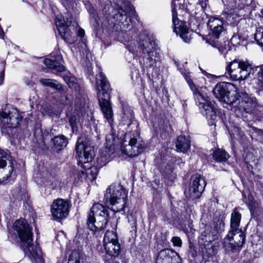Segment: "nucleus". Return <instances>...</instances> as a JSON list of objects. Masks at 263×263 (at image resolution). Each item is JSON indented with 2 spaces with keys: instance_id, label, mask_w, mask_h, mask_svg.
I'll return each mask as SVG.
<instances>
[{
  "instance_id": "obj_5",
  "label": "nucleus",
  "mask_w": 263,
  "mask_h": 263,
  "mask_svg": "<svg viewBox=\"0 0 263 263\" xmlns=\"http://www.w3.org/2000/svg\"><path fill=\"white\" fill-rule=\"evenodd\" d=\"M127 191L122 186L112 184L105 194L106 201L109 202L111 210L115 212L123 210L126 205Z\"/></svg>"
},
{
  "instance_id": "obj_43",
  "label": "nucleus",
  "mask_w": 263,
  "mask_h": 263,
  "mask_svg": "<svg viewBox=\"0 0 263 263\" xmlns=\"http://www.w3.org/2000/svg\"><path fill=\"white\" fill-rule=\"evenodd\" d=\"M207 0H198V4L199 5L201 8L204 10L206 7Z\"/></svg>"
},
{
  "instance_id": "obj_42",
  "label": "nucleus",
  "mask_w": 263,
  "mask_h": 263,
  "mask_svg": "<svg viewBox=\"0 0 263 263\" xmlns=\"http://www.w3.org/2000/svg\"><path fill=\"white\" fill-rule=\"evenodd\" d=\"M60 102L64 104H68L70 103V101L66 96H61Z\"/></svg>"
},
{
  "instance_id": "obj_49",
  "label": "nucleus",
  "mask_w": 263,
  "mask_h": 263,
  "mask_svg": "<svg viewBox=\"0 0 263 263\" xmlns=\"http://www.w3.org/2000/svg\"><path fill=\"white\" fill-rule=\"evenodd\" d=\"M261 13L262 16H263V9L261 10Z\"/></svg>"
},
{
  "instance_id": "obj_34",
  "label": "nucleus",
  "mask_w": 263,
  "mask_h": 263,
  "mask_svg": "<svg viewBox=\"0 0 263 263\" xmlns=\"http://www.w3.org/2000/svg\"><path fill=\"white\" fill-rule=\"evenodd\" d=\"M255 238H256L257 239H258L259 236H254L253 237L252 239V244H253V250L257 253H259L260 252H261L263 251V248L261 249L260 247L263 246L261 244V242L259 243H256V241Z\"/></svg>"
},
{
  "instance_id": "obj_16",
  "label": "nucleus",
  "mask_w": 263,
  "mask_h": 263,
  "mask_svg": "<svg viewBox=\"0 0 263 263\" xmlns=\"http://www.w3.org/2000/svg\"><path fill=\"white\" fill-rule=\"evenodd\" d=\"M51 211L55 219L64 218L69 213V204L63 199H57L51 206Z\"/></svg>"
},
{
  "instance_id": "obj_37",
  "label": "nucleus",
  "mask_w": 263,
  "mask_h": 263,
  "mask_svg": "<svg viewBox=\"0 0 263 263\" xmlns=\"http://www.w3.org/2000/svg\"><path fill=\"white\" fill-rule=\"evenodd\" d=\"M117 11L118 13H115L113 15V17L114 18H116L117 20L119 21V22H120L122 20V18L124 16H125V17H126L125 16V12L121 8L117 10Z\"/></svg>"
},
{
  "instance_id": "obj_51",
  "label": "nucleus",
  "mask_w": 263,
  "mask_h": 263,
  "mask_svg": "<svg viewBox=\"0 0 263 263\" xmlns=\"http://www.w3.org/2000/svg\"><path fill=\"white\" fill-rule=\"evenodd\" d=\"M258 239H259V238ZM255 241L257 240L256 238H255ZM258 241H260V239H258Z\"/></svg>"
},
{
  "instance_id": "obj_36",
  "label": "nucleus",
  "mask_w": 263,
  "mask_h": 263,
  "mask_svg": "<svg viewBox=\"0 0 263 263\" xmlns=\"http://www.w3.org/2000/svg\"><path fill=\"white\" fill-rule=\"evenodd\" d=\"M77 120V117L74 115H71L69 118V122L73 131L77 130V125L79 123Z\"/></svg>"
},
{
  "instance_id": "obj_41",
  "label": "nucleus",
  "mask_w": 263,
  "mask_h": 263,
  "mask_svg": "<svg viewBox=\"0 0 263 263\" xmlns=\"http://www.w3.org/2000/svg\"><path fill=\"white\" fill-rule=\"evenodd\" d=\"M110 9H111L112 10H113L112 8L110 6V5L107 4L105 6V7L103 10V11L106 14H110Z\"/></svg>"
},
{
  "instance_id": "obj_31",
  "label": "nucleus",
  "mask_w": 263,
  "mask_h": 263,
  "mask_svg": "<svg viewBox=\"0 0 263 263\" xmlns=\"http://www.w3.org/2000/svg\"><path fill=\"white\" fill-rule=\"evenodd\" d=\"M12 196L14 198L18 200H24L26 198V194L24 192L19 189H15L12 192Z\"/></svg>"
},
{
  "instance_id": "obj_45",
  "label": "nucleus",
  "mask_w": 263,
  "mask_h": 263,
  "mask_svg": "<svg viewBox=\"0 0 263 263\" xmlns=\"http://www.w3.org/2000/svg\"><path fill=\"white\" fill-rule=\"evenodd\" d=\"M254 130L255 132L258 134V135H260L261 137H262V138H263V132L261 131V130L260 129H257V128H255L254 129Z\"/></svg>"
},
{
  "instance_id": "obj_14",
  "label": "nucleus",
  "mask_w": 263,
  "mask_h": 263,
  "mask_svg": "<svg viewBox=\"0 0 263 263\" xmlns=\"http://www.w3.org/2000/svg\"><path fill=\"white\" fill-rule=\"evenodd\" d=\"M172 12L174 32L177 35H179L185 42L189 43L192 38L191 32L187 28L185 23L179 21L177 18V12L174 8L172 9Z\"/></svg>"
},
{
  "instance_id": "obj_1",
  "label": "nucleus",
  "mask_w": 263,
  "mask_h": 263,
  "mask_svg": "<svg viewBox=\"0 0 263 263\" xmlns=\"http://www.w3.org/2000/svg\"><path fill=\"white\" fill-rule=\"evenodd\" d=\"M14 233L17 235L22 242V247L27 256L32 261L43 263L44 259L40 248L32 243V233L31 229L25 219H18L13 224Z\"/></svg>"
},
{
  "instance_id": "obj_50",
  "label": "nucleus",
  "mask_w": 263,
  "mask_h": 263,
  "mask_svg": "<svg viewBox=\"0 0 263 263\" xmlns=\"http://www.w3.org/2000/svg\"><path fill=\"white\" fill-rule=\"evenodd\" d=\"M62 2H66L67 1V0H61Z\"/></svg>"
},
{
  "instance_id": "obj_2",
  "label": "nucleus",
  "mask_w": 263,
  "mask_h": 263,
  "mask_svg": "<svg viewBox=\"0 0 263 263\" xmlns=\"http://www.w3.org/2000/svg\"><path fill=\"white\" fill-rule=\"evenodd\" d=\"M96 85L99 103L105 118L110 123L112 121V110L109 101V84L104 74L100 72L96 76Z\"/></svg>"
},
{
  "instance_id": "obj_44",
  "label": "nucleus",
  "mask_w": 263,
  "mask_h": 263,
  "mask_svg": "<svg viewBox=\"0 0 263 263\" xmlns=\"http://www.w3.org/2000/svg\"><path fill=\"white\" fill-rule=\"evenodd\" d=\"M78 34L79 36L82 37L85 34V31L82 29H80L78 32Z\"/></svg>"
},
{
  "instance_id": "obj_4",
  "label": "nucleus",
  "mask_w": 263,
  "mask_h": 263,
  "mask_svg": "<svg viewBox=\"0 0 263 263\" xmlns=\"http://www.w3.org/2000/svg\"><path fill=\"white\" fill-rule=\"evenodd\" d=\"M108 216L106 208L100 203L95 204L88 214L87 225L93 232L102 230L106 227Z\"/></svg>"
},
{
  "instance_id": "obj_26",
  "label": "nucleus",
  "mask_w": 263,
  "mask_h": 263,
  "mask_svg": "<svg viewBox=\"0 0 263 263\" xmlns=\"http://www.w3.org/2000/svg\"><path fill=\"white\" fill-rule=\"evenodd\" d=\"M52 141L54 146L57 151L61 150L68 143L66 138L63 135L56 136L52 139Z\"/></svg>"
},
{
  "instance_id": "obj_22",
  "label": "nucleus",
  "mask_w": 263,
  "mask_h": 263,
  "mask_svg": "<svg viewBox=\"0 0 263 263\" xmlns=\"http://www.w3.org/2000/svg\"><path fill=\"white\" fill-rule=\"evenodd\" d=\"M212 157L217 162H223L229 159V155L224 149L217 148L213 151Z\"/></svg>"
},
{
  "instance_id": "obj_9",
  "label": "nucleus",
  "mask_w": 263,
  "mask_h": 263,
  "mask_svg": "<svg viewBox=\"0 0 263 263\" xmlns=\"http://www.w3.org/2000/svg\"><path fill=\"white\" fill-rule=\"evenodd\" d=\"M192 91L194 92L196 103L202 114L206 116L207 119L214 121L216 118V113L213 103L206 95L201 93L198 88Z\"/></svg>"
},
{
  "instance_id": "obj_7",
  "label": "nucleus",
  "mask_w": 263,
  "mask_h": 263,
  "mask_svg": "<svg viewBox=\"0 0 263 263\" xmlns=\"http://www.w3.org/2000/svg\"><path fill=\"white\" fill-rule=\"evenodd\" d=\"M245 240V235L241 230H231L222 241L223 247L228 252L239 251Z\"/></svg>"
},
{
  "instance_id": "obj_11",
  "label": "nucleus",
  "mask_w": 263,
  "mask_h": 263,
  "mask_svg": "<svg viewBox=\"0 0 263 263\" xmlns=\"http://www.w3.org/2000/svg\"><path fill=\"white\" fill-rule=\"evenodd\" d=\"M224 223L222 219L214 222L213 226H207L204 231L201 233L199 238V243L206 246L211 242L216 239L218 234L221 232Z\"/></svg>"
},
{
  "instance_id": "obj_17",
  "label": "nucleus",
  "mask_w": 263,
  "mask_h": 263,
  "mask_svg": "<svg viewBox=\"0 0 263 263\" xmlns=\"http://www.w3.org/2000/svg\"><path fill=\"white\" fill-rule=\"evenodd\" d=\"M140 45L142 48L143 52L147 54L144 58L146 60L144 62L145 66L146 67L153 66L156 61L155 59L153 58L154 54L156 53L155 52V43L153 41H151L148 39L146 38L140 43Z\"/></svg>"
},
{
  "instance_id": "obj_3",
  "label": "nucleus",
  "mask_w": 263,
  "mask_h": 263,
  "mask_svg": "<svg viewBox=\"0 0 263 263\" xmlns=\"http://www.w3.org/2000/svg\"><path fill=\"white\" fill-rule=\"evenodd\" d=\"M231 110L236 116L246 118L247 114L253 113L257 106L256 99L249 95L246 91L237 93L236 100L232 104Z\"/></svg>"
},
{
  "instance_id": "obj_24",
  "label": "nucleus",
  "mask_w": 263,
  "mask_h": 263,
  "mask_svg": "<svg viewBox=\"0 0 263 263\" xmlns=\"http://www.w3.org/2000/svg\"><path fill=\"white\" fill-rule=\"evenodd\" d=\"M241 219V214L237 211L236 209L234 210L232 212L231 216V230H241L239 228Z\"/></svg>"
},
{
  "instance_id": "obj_27",
  "label": "nucleus",
  "mask_w": 263,
  "mask_h": 263,
  "mask_svg": "<svg viewBox=\"0 0 263 263\" xmlns=\"http://www.w3.org/2000/svg\"><path fill=\"white\" fill-rule=\"evenodd\" d=\"M86 259L83 254L73 251L69 257L68 263H86Z\"/></svg>"
},
{
  "instance_id": "obj_15",
  "label": "nucleus",
  "mask_w": 263,
  "mask_h": 263,
  "mask_svg": "<svg viewBox=\"0 0 263 263\" xmlns=\"http://www.w3.org/2000/svg\"><path fill=\"white\" fill-rule=\"evenodd\" d=\"M66 21L62 15L56 17V26L61 37L66 42H70L71 32L69 27L71 23V18L68 15L65 16Z\"/></svg>"
},
{
  "instance_id": "obj_10",
  "label": "nucleus",
  "mask_w": 263,
  "mask_h": 263,
  "mask_svg": "<svg viewBox=\"0 0 263 263\" xmlns=\"http://www.w3.org/2000/svg\"><path fill=\"white\" fill-rule=\"evenodd\" d=\"M209 32L207 38V43L214 47L218 48L219 44L215 40L218 39L220 34L224 31L223 21L219 17H211L208 22Z\"/></svg>"
},
{
  "instance_id": "obj_12",
  "label": "nucleus",
  "mask_w": 263,
  "mask_h": 263,
  "mask_svg": "<svg viewBox=\"0 0 263 263\" xmlns=\"http://www.w3.org/2000/svg\"><path fill=\"white\" fill-rule=\"evenodd\" d=\"M77 156L79 162L82 164L90 162L95 156L94 147L88 142L78 141L76 145Z\"/></svg>"
},
{
  "instance_id": "obj_33",
  "label": "nucleus",
  "mask_w": 263,
  "mask_h": 263,
  "mask_svg": "<svg viewBox=\"0 0 263 263\" xmlns=\"http://www.w3.org/2000/svg\"><path fill=\"white\" fill-rule=\"evenodd\" d=\"M182 74L183 75V77L185 80H186V82L187 83L189 86H190V88L191 89V90L195 91V89L197 88L196 85L192 81V76L191 75V73L189 72H186V71H185L184 72L182 73Z\"/></svg>"
},
{
  "instance_id": "obj_25",
  "label": "nucleus",
  "mask_w": 263,
  "mask_h": 263,
  "mask_svg": "<svg viewBox=\"0 0 263 263\" xmlns=\"http://www.w3.org/2000/svg\"><path fill=\"white\" fill-rule=\"evenodd\" d=\"M43 62L47 67L55 71L62 72L65 70V67L57 60L46 59L44 60Z\"/></svg>"
},
{
  "instance_id": "obj_29",
  "label": "nucleus",
  "mask_w": 263,
  "mask_h": 263,
  "mask_svg": "<svg viewBox=\"0 0 263 263\" xmlns=\"http://www.w3.org/2000/svg\"><path fill=\"white\" fill-rule=\"evenodd\" d=\"M118 237L116 233L112 231H107L105 234L103 243L118 242Z\"/></svg>"
},
{
  "instance_id": "obj_48",
  "label": "nucleus",
  "mask_w": 263,
  "mask_h": 263,
  "mask_svg": "<svg viewBox=\"0 0 263 263\" xmlns=\"http://www.w3.org/2000/svg\"><path fill=\"white\" fill-rule=\"evenodd\" d=\"M85 47L86 48V44L85 43H83Z\"/></svg>"
},
{
  "instance_id": "obj_30",
  "label": "nucleus",
  "mask_w": 263,
  "mask_h": 263,
  "mask_svg": "<svg viewBox=\"0 0 263 263\" xmlns=\"http://www.w3.org/2000/svg\"><path fill=\"white\" fill-rule=\"evenodd\" d=\"M168 250H163L160 251L158 256L157 261L163 262V260L165 263H169L171 260V256L169 255Z\"/></svg>"
},
{
  "instance_id": "obj_23",
  "label": "nucleus",
  "mask_w": 263,
  "mask_h": 263,
  "mask_svg": "<svg viewBox=\"0 0 263 263\" xmlns=\"http://www.w3.org/2000/svg\"><path fill=\"white\" fill-rule=\"evenodd\" d=\"M97 174V168L95 166H90L84 171H82L81 177L87 180L93 181L96 179Z\"/></svg>"
},
{
  "instance_id": "obj_21",
  "label": "nucleus",
  "mask_w": 263,
  "mask_h": 263,
  "mask_svg": "<svg viewBox=\"0 0 263 263\" xmlns=\"http://www.w3.org/2000/svg\"><path fill=\"white\" fill-rule=\"evenodd\" d=\"M103 246L106 253L111 256H117L119 253L120 246L118 241L116 243H103Z\"/></svg>"
},
{
  "instance_id": "obj_19",
  "label": "nucleus",
  "mask_w": 263,
  "mask_h": 263,
  "mask_svg": "<svg viewBox=\"0 0 263 263\" xmlns=\"http://www.w3.org/2000/svg\"><path fill=\"white\" fill-rule=\"evenodd\" d=\"M14 160L6 151L0 148V168L8 170V174H6V180L9 179L13 172Z\"/></svg>"
},
{
  "instance_id": "obj_47",
  "label": "nucleus",
  "mask_w": 263,
  "mask_h": 263,
  "mask_svg": "<svg viewBox=\"0 0 263 263\" xmlns=\"http://www.w3.org/2000/svg\"><path fill=\"white\" fill-rule=\"evenodd\" d=\"M4 80V76L2 74V76H0V85H1L3 83Z\"/></svg>"
},
{
  "instance_id": "obj_8",
  "label": "nucleus",
  "mask_w": 263,
  "mask_h": 263,
  "mask_svg": "<svg viewBox=\"0 0 263 263\" xmlns=\"http://www.w3.org/2000/svg\"><path fill=\"white\" fill-rule=\"evenodd\" d=\"M234 85L230 83L221 82L214 87L213 92L215 97L220 101L232 105L236 100L237 92L232 91Z\"/></svg>"
},
{
  "instance_id": "obj_28",
  "label": "nucleus",
  "mask_w": 263,
  "mask_h": 263,
  "mask_svg": "<svg viewBox=\"0 0 263 263\" xmlns=\"http://www.w3.org/2000/svg\"><path fill=\"white\" fill-rule=\"evenodd\" d=\"M40 82L44 86H48L55 89H61L62 85L57 81L50 79H41Z\"/></svg>"
},
{
  "instance_id": "obj_38",
  "label": "nucleus",
  "mask_w": 263,
  "mask_h": 263,
  "mask_svg": "<svg viewBox=\"0 0 263 263\" xmlns=\"http://www.w3.org/2000/svg\"><path fill=\"white\" fill-rule=\"evenodd\" d=\"M172 241L174 246L180 247L182 246V241L179 237H173Z\"/></svg>"
},
{
  "instance_id": "obj_32",
  "label": "nucleus",
  "mask_w": 263,
  "mask_h": 263,
  "mask_svg": "<svg viewBox=\"0 0 263 263\" xmlns=\"http://www.w3.org/2000/svg\"><path fill=\"white\" fill-rule=\"evenodd\" d=\"M244 201L248 205L250 210H253L257 206V203L255 202L253 197L251 195H248V199H246V194H243Z\"/></svg>"
},
{
  "instance_id": "obj_39",
  "label": "nucleus",
  "mask_w": 263,
  "mask_h": 263,
  "mask_svg": "<svg viewBox=\"0 0 263 263\" xmlns=\"http://www.w3.org/2000/svg\"><path fill=\"white\" fill-rule=\"evenodd\" d=\"M65 81L66 83H67L68 86L69 88H76L77 86V84L74 83V78H70L67 80V79H65Z\"/></svg>"
},
{
  "instance_id": "obj_35",
  "label": "nucleus",
  "mask_w": 263,
  "mask_h": 263,
  "mask_svg": "<svg viewBox=\"0 0 263 263\" xmlns=\"http://www.w3.org/2000/svg\"><path fill=\"white\" fill-rule=\"evenodd\" d=\"M254 39L258 45L263 46V30H257L254 35Z\"/></svg>"
},
{
  "instance_id": "obj_18",
  "label": "nucleus",
  "mask_w": 263,
  "mask_h": 263,
  "mask_svg": "<svg viewBox=\"0 0 263 263\" xmlns=\"http://www.w3.org/2000/svg\"><path fill=\"white\" fill-rule=\"evenodd\" d=\"M206 183L204 178L199 174L193 175L191 179L190 191L193 198H198L204 190Z\"/></svg>"
},
{
  "instance_id": "obj_20",
  "label": "nucleus",
  "mask_w": 263,
  "mask_h": 263,
  "mask_svg": "<svg viewBox=\"0 0 263 263\" xmlns=\"http://www.w3.org/2000/svg\"><path fill=\"white\" fill-rule=\"evenodd\" d=\"M190 140L189 137L181 135L178 137L176 142V147L178 152H187L190 148Z\"/></svg>"
},
{
  "instance_id": "obj_6",
  "label": "nucleus",
  "mask_w": 263,
  "mask_h": 263,
  "mask_svg": "<svg viewBox=\"0 0 263 263\" xmlns=\"http://www.w3.org/2000/svg\"><path fill=\"white\" fill-rule=\"evenodd\" d=\"M125 140L121 145V152L123 155L134 157L138 156L143 151L144 146L139 140V133H127L125 135Z\"/></svg>"
},
{
  "instance_id": "obj_46",
  "label": "nucleus",
  "mask_w": 263,
  "mask_h": 263,
  "mask_svg": "<svg viewBox=\"0 0 263 263\" xmlns=\"http://www.w3.org/2000/svg\"><path fill=\"white\" fill-rule=\"evenodd\" d=\"M26 84L30 87H32L34 86V83L32 81H30L28 83H27Z\"/></svg>"
},
{
  "instance_id": "obj_13",
  "label": "nucleus",
  "mask_w": 263,
  "mask_h": 263,
  "mask_svg": "<svg viewBox=\"0 0 263 263\" xmlns=\"http://www.w3.org/2000/svg\"><path fill=\"white\" fill-rule=\"evenodd\" d=\"M22 117L16 108H12L8 113L0 112L2 125L5 128H13L17 126Z\"/></svg>"
},
{
  "instance_id": "obj_40",
  "label": "nucleus",
  "mask_w": 263,
  "mask_h": 263,
  "mask_svg": "<svg viewBox=\"0 0 263 263\" xmlns=\"http://www.w3.org/2000/svg\"><path fill=\"white\" fill-rule=\"evenodd\" d=\"M243 157L247 163L253 162L255 160L253 155L251 153L248 154H243Z\"/></svg>"
}]
</instances>
